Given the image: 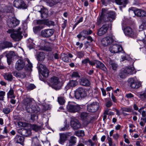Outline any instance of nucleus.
<instances>
[{"label":"nucleus","instance_id":"obj_3","mask_svg":"<svg viewBox=\"0 0 146 146\" xmlns=\"http://www.w3.org/2000/svg\"><path fill=\"white\" fill-rule=\"evenodd\" d=\"M87 96L85 90L82 87L78 88L75 91V97L77 99L84 98Z\"/></svg>","mask_w":146,"mask_h":146},{"label":"nucleus","instance_id":"obj_48","mask_svg":"<svg viewBox=\"0 0 146 146\" xmlns=\"http://www.w3.org/2000/svg\"><path fill=\"white\" fill-rule=\"evenodd\" d=\"M59 103L61 105H63L65 102V101L64 98L62 97H59L58 98Z\"/></svg>","mask_w":146,"mask_h":146},{"label":"nucleus","instance_id":"obj_20","mask_svg":"<svg viewBox=\"0 0 146 146\" xmlns=\"http://www.w3.org/2000/svg\"><path fill=\"white\" fill-rule=\"evenodd\" d=\"M124 32L125 34L127 36L131 37L134 36L135 33L134 30L129 27H125L124 29Z\"/></svg>","mask_w":146,"mask_h":146},{"label":"nucleus","instance_id":"obj_64","mask_svg":"<svg viewBox=\"0 0 146 146\" xmlns=\"http://www.w3.org/2000/svg\"><path fill=\"white\" fill-rule=\"evenodd\" d=\"M35 88V86L33 84H30L28 86V88L31 90H32Z\"/></svg>","mask_w":146,"mask_h":146},{"label":"nucleus","instance_id":"obj_56","mask_svg":"<svg viewBox=\"0 0 146 146\" xmlns=\"http://www.w3.org/2000/svg\"><path fill=\"white\" fill-rule=\"evenodd\" d=\"M18 125L20 127H25L27 125V123L25 122H19L18 123Z\"/></svg>","mask_w":146,"mask_h":146},{"label":"nucleus","instance_id":"obj_5","mask_svg":"<svg viewBox=\"0 0 146 146\" xmlns=\"http://www.w3.org/2000/svg\"><path fill=\"white\" fill-rule=\"evenodd\" d=\"M11 31L9 30L7 31L8 33H11V36L13 39L15 41H19L22 38V32L19 31H14L11 32Z\"/></svg>","mask_w":146,"mask_h":146},{"label":"nucleus","instance_id":"obj_21","mask_svg":"<svg viewBox=\"0 0 146 146\" xmlns=\"http://www.w3.org/2000/svg\"><path fill=\"white\" fill-rule=\"evenodd\" d=\"M78 84V82L77 80H70L65 87V88L67 90H68L70 88L74 87Z\"/></svg>","mask_w":146,"mask_h":146},{"label":"nucleus","instance_id":"obj_11","mask_svg":"<svg viewBox=\"0 0 146 146\" xmlns=\"http://www.w3.org/2000/svg\"><path fill=\"white\" fill-rule=\"evenodd\" d=\"M92 66H95L96 64V68L101 69L105 72L107 71V68L104 64L100 61L97 60H94Z\"/></svg>","mask_w":146,"mask_h":146},{"label":"nucleus","instance_id":"obj_35","mask_svg":"<svg viewBox=\"0 0 146 146\" xmlns=\"http://www.w3.org/2000/svg\"><path fill=\"white\" fill-rule=\"evenodd\" d=\"M23 137L18 135H17L14 139L15 141L17 143L21 144L23 141Z\"/></svg>","mask_w":146,"mask_h":146},{"label":"nucleus","instance_id":"obj_42","mask_svg":"<svg viewBox=\"0 0 146 146\" xmlns=\"http://www.w3.org/2000/svg\"><path fill=\"white\" fill-rule=\"evenodd\" d=\"M8 97L11 98H14L15 97L14 94V91L13 89L11 88L7 93Z\"/></svg>","mask_w":146,"mask_h":146},{"label":"nucleus","instance_id":"obj_50","mask_svg":"<svg viewBox=\"0 0 146 146\" xmlns=\"http://www.w3.org/2000/svg\"><path fill=\"white\" fill-rule=\"evenodd\" d=\"M62 59L64 61L67 62H69L70 61V59H69L67 55L66 54L64 55L62 57Z\"/></svg>","mask_w":146,"mask_h":146},{"label":"nucleus","instance_id":"obj_47","mask_svg":"<svg viewBox=\"0 0 146 146\" xmlns=\"http://www.w3.org/2000/svg\"><path fill=\"white\" fill-rule=\"evenodd\" d=\"M75 134L78 137H83L84 135V131L81 130L76 131Z\"/></svg>","mask_w":146,"mask_h":146},{"label":"nucleus","instance_id":"obj_44","mask_svg":"<svg viewBox=\"0 0 146 146\" xmlns=\"http://www.w3.org/2000/svg\"><path fill=\"white\" fill-rule=\"evenodd\" d=\"M46 2L51 7L56 5L58 2L56 0H47Z\"/></svg>","mask_w":146,"mask_h":146},{"label":"nucleus","instance_id":"obj_58","mask_svg":"<svg viewBox=\"0 0 146 146\" xmlns=\"http://www.w3.org/2000/svg\"><path fill=\"white\" fill-rule=\"evenodd\" d=\"M14 76L18 78H20V72H19L16 71H15L13 72Z\"/></svg>","mask_w":146,"mask_h":146},{"label":"nucleus","instance_id":"obj_45","mask_svg":"<svg viewBox=\"0 0 146 146\" xmlns=\"http://www.w3.org/2000/svg\"><path fill=\"white\" fill-rule=\"evenodd\" d=\"M43 28V27L42 26H35L33 28V31L35 33H36Z\"/></svg>","mask_w":146,"mask_h":146},{"label":"nucleus","instance_id":"obj_57","mask_svg":"<svg viewBox=\"0 0 146 146\" xmlns=\"http://www.w3.org/2000/svg\"><path fill=\"white\" fill-rule=\"evenodd\" d=\"M107 140H108V143H109L110 146H111L112 145V139L109 137L108 135L107 137Z\"/></svg>","mask_w":146,"mask_h":146},{"label":"nucleus","instance_id":"obj_54","mask_svg":"<svg viewBox=\"0 0 146 146\" xmlns=\"http://www.w3.org/2000/svg\"><path fill=\"white\" fill-rule=\"evenodd\" d=\"M71 76L72 78L80 77V76L79 73L78 72H73Z\"/></svg>","mask_w":146,"mask_h":146},{"label":"nucleus","instance_id":"obj_2","mask_svg":"<svg viewBox=\"0 0 146 146\" xmlns=\"http://www.w3.org/2000/svg\"><path fill=\"white\" fill-rule=\"evenodd\" d=\"M80 119L82 121L83 124L88 125L92 120V117L90 114L86 112H82L80 114Z\"/></svg>","mask_w":146,"mask_h":146},{"label":"nucleus","instance_id":"obj_15","mask_svg":"<svg viewBox=\"0 0 146 146\" xmlns=\"http://www.w3.org/2000/svg\"><path fill=\"white\" fill-rule=\"evenodd\" d=\"M110 25L108 23H106L98 30V34L99 36H101L104 35L107 31Z\"/></svg>","mask_w":146,"mask_h":146},{"label":"nucleus","instance_id":"obj_39","mask_svg":"<svg viewBox=\"0 0 146 146\" xmlns=\"http://www.w3.org/2000/svg\"><path fill=\"white\" fill-rule=\"evenodd\" d=\"M92 33V31L90 29L84 30L82 31V33L84 35L83 37L86 38L87 35L91 34Z\"/></svg>","mask_w":146,"mask_h":146},{"label":"nucleus","instance_id":"obj_23","mask_svg":"<svg viewBox=\"0 0 146 146\" xmlns=\"http://www.w3.org/2000/svg\"><path fill=\"white\" fill-rule=\"evenodd\" d=\"M71 126L75 129H77L80 128L81 124L78 120L75 119L71 121L70 122Z\"/></svg>","mask_w":146,"mask_h":146},{"label":"nucleus","instance_id":"obj_52","mask_svg":"<svg viewBox=\"0 0 146 146\" xmlns=\"http://www.w3.org/2000/svg\"><path fill=\"white\" fill-rule=\"evenodd\" d=\"M5 95V92L3 91H0V101H3L4 100Z\"/></svg>","mask_w":146,"mask_h":146},{"label":"nucleus","instance_id":"obj_60","mask_svg":"<svg viewBox=\"0 0 146 146\" xmlns=\"http://www.w3.org/2000/svg\"><path fill=\"white\" fill-rule=\"evenodd\" d=\"M140 98L142 100L145 99L146 97V94L145 93L141 94L139 95Z\"/></svg>","mask_w":146,"mask_h":146},{"label":"nucleus","instance_id":"obj_14","mask_svg":"<svg viewBox=\"0 0 146 146\" xmlns=\"http://www.w3.org/2000/svg\"><path fill=\"white\" fill-rule=\"evenodd\" d=\"M25 61L23 59H19L16 62L15 68L17 70H22L25 66Z\"/></svg>","mask_w":146,"mask_h":146},{"label":"nucleus","instance_id":"obj_53","mask_svg":"<svg viewBox=\"0 0 146 146\" xmlns=\"http://www.w3.org/2000/svg\"><path fill=\"white\" fill-rule=\"evenodd\" d=\"M102 4L105 6H106L108 4H110L111 0H101Z\"/></svg>","mask_w":146,"mask_h":146},{"label":"nucleus","instance_id":"obj_24","mask_svg":"<svg viewBox=\"0 0 146 146\" xmlns=\"http://www.w3.org/2000/svg\"><path fill=\"white\" fill-rule=\"evenodd\" d=\"M39 67L42 70V75L45 77H47L49 75V72L47 68L43 64H40L39 66Z\"/></svg>","mask_w":146,"mask_h":146},{"label":"nucleus","instance_id":"obj_38","mask_svg":"<svg viewBox=\"0 0 146 146\" xmlns=\"http://www.w3.org/2000/svg\"><path fill=\"white\" fill-rule=\"evenodd\" d=\"M109 63L110 65L112 68V69L113 70H116L117 67V65L114 62L111 60L110 59H109Z\"/></svg>","mask_w":146,"mask_h":146},{"label":"nucleus","instance_id":"obj_6","mask_svg":"<svg viewBox=\"0 0 146 146\" xmlns=\"http://www.w3.org/2000/svg\"><path fill=\"white\" fill-rule=\"evenodd\" d=\"M99 108V105L97 102H93L92 103L88 104L87 105V110L90 112L96 111Z\"/></svg>","mask_w":146,"mask_h":146},{"label":"nucleus","instance_id":"obj_27","mask_svg":"<svg viewBox=\"0 0 146 146\" xmlns=\"http://www.w3.org/2000/svg\"><path fill=\"white\" fill-rule=\"evenodd\" d=\"M54 23L52 21H48L46 19L38 20L36 21V24L37 25H52Z\"/></svg>","mask_w":146,"mask_h":146},{"label":"nucleus","instance_id":"obj_7","mask_svg":"<svg viewBox=\"0 0 146 146\" xmlns=\"http://www.w3.org/2000/svg\"><path fill=\"white\" fill-rule=\"evenodd\" d=\"M13 5L18 9H24L27 7V5L23 0H14Z\"/></svg>","mask_w":146,"mask_h":146},{"label":"nucleus","instance_id":"obj_36","mask_svg":"<svg viewBox=\"0 0 146 146\" xmlns=\"http://www.w3.org/2000/svg\"><path fill=\"white\" fill-rule=\"evenodd\" d=\"M45 58V54L42 52H40L37 55V59L38 61H43Z\"/></svg>","mask_w":146,"mask_h":146},{"label":"nucleus","instance_id":"obj_25","mask_svg":"<svg viewBox=\"0 0 146 146\" xmlns=\"http://www.w3.org/2000/svg\"><path fill=\"white\" fill-rule=\"evenodd\" d=\"M18 132L22 135L25 137L29 136L31 133V132L30 130L25 128L19 129L18 130Z\"/></svg>","mask_w":146,"mask_h":146},{"label":"nucleus","instance_id":"obj_41","mask_svg":"<svg viewBox=\"0 0 146 146\" xmlns=\"http://www.w3.org/2000/svg\"><path fill=\"white\" fill-rule=\"evenodd\" d=\"M3 48H7L12 47L13 45L10 42L5 41L3 42Z\"/></svg>","mask_w":146,"mask_h":146},{"label":"nucleus","instance_id":"obj_63","mask_svg":"<svg viewBox=\"0 0 146 146\" xmlns=\"http://www.w3.org/2000/svg\"><path fill=\"white\" fill-rule=\"evenodd\" d=\"M112 104V102L111 101H109L106 103V106L108 108H109L111 107Z\"/></svg>","mask_w":146,"mask_h":146},{"label":"nucleus","instance_id":"obj_32","mask_svg":"<svg viewBox=\"0 0 146 146\" xmlns=\"http://www.w3.org/2000/svg\"><path fill=\"white\" fill-rule=\"evenodd\" d=\"M67 138V136L64 133L60 134V139L58 141L59 143L62 144L66 140Z\"/></svg>","mask_w":146,"mask_h":146},{"label":"nucleus","instance_id":"obj_51","mask_svg":"<svg viewBox=\"0 0 146 146\" xmlns=\"http://www.w3.org/2000/svg\"><path fill=\"white\" fill-rule=\"evenodd\" d=\"M11 111V109L9 107H6L3 109V112L6 114H8Z\"/></svg>","mask_w":146,"mask_h":146},{"label":"nucleus","instance_id":"obj_55","mask_svg":"<svg viewBox=\"0 0 146 146\" xmlns=\"http://www.w3.org/2000/svg\"><path fill=\"white\" fill-rule=\"evenodd\" d=\"M76 54L77 57L79 58H82L84 56V53L82 51H77Z\"/></svg>","mask_w":146,"mask_h":146},{"label":"nucleus","instance_id":"obj_17","mask_svg":"<svg viewBox=\"0 0 146 146\" xmlns=\"http://www.w3.org/2000/svg\"><path fill=\"white\" fill-rule=\"evenodd\" d=\"M113 41V39L112 38L108 36L103 38L101 40V43L104 46H107L110 45Z\"/></svg>","mask_w":146,"mask_h":146},{"label":"nucleus","instance_id":"obj_61","mask_svg":"<svg viewBox=\"0 0 146 146\" xmlns=\"http://www.w3.org/2000/svg\"><path fill=\"white\" fill-rule=\"evenodd\" d=\"M133 95L131 93L127 94L125 95V97L128 98H133Z\"/></svg>","mask_w":146,"mask_h":146},{"label":"nucleus","instance_id":"obj_18","mask_svg":"<svg viewBox=\"0 0 146 146\" xmlns=\"http://www.w3.org/2000/svg\"><path fill=\"white\" fill-rule=\"evenodd\" d=\"M135 15L136 16L140 17H146V11L144 10L141 9H137L133 11Z\"/></svg>","mask_w":146,"mask_h":146},{"label":"nucleus","instance_id":"obj_10","mask_svg":"<svg viewBox=\"0 0 146 146\" xmlns=\"http://www.w3.org/2000/svg\"><path fill=\"white\" fill-rule=\"evenodd\" d=\"M19 23V21L15 18L11 17L8 19L7 24L10 28H14L18 26Z\"/></svg>","mask_w":146,"mask_h":146},{"label":"nucleus","instance_id":"obj_22","mask_svg":"<svg viewBox=\"0 0 146 146\" xmlns=\"http://www.w3.org/2000/svg\"><path fill=\"white\" fill-rule=\"evenodd\" d=\"M30 106L27 107L26 109V111L29 113H32L34 112L37 113L38 111L36 106L35 104L34 103Z\"/></svg>","mask_w":146,"mask_h":146},{"label":"nucleus","instance_id":"obj_28","mask_svg":"<svg viewBox=\"0 0 146 146\" xmlns=\"http://www.w3.org/2000/svg\"><path fill=\"white\" fill-rule=\"evenodd\" d=\"M115 2L117 4L120 5L119 8L120 10L121 11H122V8L123 7H125L127 4L126 0L124 1H123V0H115Z\"/></svg>","mask_w":146,"mask_h":146},{"label":"nucleus","instance_id":"obj_12","mask_svg":"<svg viewBox=\"0 0 146 146\" xmlns=\"http://www.w3.org/2000/svg\"><path fill=\"white\" fill-rule=\"evenodd\" d=\"M110 50L111 53H116L122 51L123 50V48L120 45L114 44L110 46Z\"/></svg>","mask_w":146,"mask_h":146},{"label":"nucleus","instance_id":"obj_46","mask_svg":"<svg viewBox=\"0 0 146 146\" xmlns=\"http://www.w3.org/2000/svg\"><path fill=\"white\" fill-rule=\"evenodd\" d=\"M27 61L28 64L26 66L25 69L30 71L31 70L33 67L32 65L28 59H27Z\"/></svg>","mask_w":146,"mask_h":146},{"label":"nucleus","instance_id":"obj_62","mask_svg":"<svg viewBox=\"0 0 146 146\" xmlns=\"http://www.w3.org/2000/svg\"><path fill=\"white\" fill-rule=\"evenodd\" d=\"M67 20H65L64 21L63 23L62 24L61 27L63 29H64L66 27L67 25Z\"/></svg>","mask_w":146,"mask_h":146},{"label":"nucleus","instance_id":"obj_31","mask_svg":"<svg viewBox=\"0 0 146 146\" xmlns=\"http://www.w3.org/2000/svg\"><path fill=\"white\" fill-rule=\"evenodd\" d=\"M3 76L5 79L8 81L11 82L13 80V76L11 73H5L4 74Z\"/></svg>","mask_w":146,"mask_h":146},{"label":"nucleus","instance_id":"obj_33","mask_svg":"<svg viewBox=\"0 0 146 146\" xmlns=\"http://www.w3.org/2000/svg\"><path fill=\"white\" fill-rule=\"evenodd\" d=\"M31 129L36 132L40 130L42 128V127L37 124H33L30 125Z\"/></svg>","mask_w":146,"mask_h":146},{"label":"nucleus","instance_id":"obj_34","mask_svg":"<svg viewBox=\"0 0 146 146\" xmlns=\"http://www.w3.org/2000/svg\"><path fill=\"white\" fill-rule=\"evenodd\" d=\"M107 22L105 21V16L104 17L103 15H101L97 20L96 24L97 25L99 26L103 23L104 22Z\"/></svg>","mask_w":146,"mask_h":146},{"label":"nucleus","instance_id":"obj_8","mask_svg":"<svg viewBox=\"0 0 146 146\" xmlns=\"http://www.w3.org/2000/svg\"><path fill=\"white\" fill-rule=\"evenodd\" d=\"M54 31L52 29H46L42 30L40 32V36L44 38H48L54 34Z\"/></svg>","mask_w":146,"mask_h":146},{"label":"nucleus","instance_id":"obj_40","mask_svg":"<svg viewBox=\"0 0 146 146\" xmlns=\"http://www.w3.org/2000/svg\"><path fill=\"white\" fill-rule=\"evenodd\" d=\"M121 110L122 111L123 113L125 115H128L125 113V112H130L132 111V109L131 107L123 108H121Z\"/></svg>","mask_w":146,"mask_h":146},{"label":"nucleus","instance_id":"obj_13","mask_svg":"<svg viewBox=\"0 0 146 146\" xmlns=\"http://www.w3.org/2000/svg\"><path fill=\"white\" fill-rule=\"evenodd\" d=\"M67 108L68 111L73 113L78 112L80 111L81 109L79 105H74L70 104Z\"/></svg>","mask_w":146,"mask_h":146},{"label":"nucleus","instance_id":"obj_43","mask_svg":"<svg viewBox=\"0 0 146 146\" xmlns=\"http://www.w3.org/2000/svg\"><path fill=\"white\" fill-rule=\"evenodd\" d=\"M93 60L92 61H90L88 58H86L84 59L82 61V64H87L88 63H89V64L92 66L93 64Z\"/></svg>","mask_w":146,"mask_h":146},{"label":"nucleus","instance_id":"obj_29","mask_svg":"<svg viewBox=\"0 0 146 146\" xmlns=\"http://www.w3.org/2000/svg\"><path fill=\"white\" fill-rule=\"evenodd\" d=\"M42 49L43 50L46 51H51L52 48L51 46V44L48 42H45V44L42 47Z\"/></svg>","mask_w":146,"mask_h":146},{"label":"nucleus","instance_id":"obj_30","mask_svg":"<svg viewBox=\"0 0 146 146\" xmlns=\"http://www.w3.org/2000/svg\"><path fill=\"white\" fill-rule=\"evenodd\" d=\"M76 138L74 136L70 137V139L68 141V143L67 144L68 146H72L74 145L76 143Z\"/></svg>","mask_w":146,"mask_h":146},{"label":"nucleus","instance_id":"obj_4","mask_svg":"<svg viewBox=\"0 0 146 146\" xmlns=\"http://www.w3.org/2000/svg\"><path fill=\"white\" fill-rule=\"evenodd\" d=\"M133 70L131 68L126 67L123 68L120 70L119 76L121 78H125L128 74H131Z\"/></svg>","mask_w":146,"mask_h":146},{"label":"nucleus","instance_id":"obj_9","mask_svg":"<svg viewBox=\"0 0 146 146\" xmlns=\"http://www.w3.org/2000/svg\"><path fill=\"white\" fill-rule=\"evenodd\" d=\"M128 85L132 88L137 89L139 88L141 85V83L137 82L133 78H130L127 80Z\"/></svg>","mask_w":146,"mask_h":146},{"label":"nucleus","instance_id":"obj_26","mask_svg":"<svg viewBox=\"0 0 146 146\" xmlns=\"http://www.w3.org/2000/svg\"><path fill=\"white\" fill-rule=\"evenodd\" d=\"M41 7V6H38L36 7V8H38V7H40V10L38 12L40 13L42 18H46L48 16V10L45 9H42Z\"/></svg>","mask_w":146,"mask_h":146},{"label":"nucleus","instance_id":"obj_59","mask_svg":"<svg viewBox=\"0 0 146 146\" xmlns=\"http://www.w3.org/2000/svg\"><path fill=\"white\" fill-rule=\"evenodd\" d=\"M13 51L10 52L6 55L7 58H12L13 54Z\"/></svg>","mask_w":146,"mask_h":146},{"label":"nucleus","instance_id":"obj_19","mask_svg":"<svg viewBox=\"0 0 146 146\" xmlns=\"http://www.w3.org/2000/svg\"><path fill=\"white\" fill-rule=\"evenodd\" d=\"M105 21L111 22L115 19V13L112 11H110L105 16Z\"/></svg>","mask_w":146,"mask_h":146},{"label":"nucleus","instance_id":"obj_37","mask_svg":"<svg viewBox=\"0 0 146 146\" xmlns=\"http://www.w3.org/2000/svg\"><path fill=\"white\" fill-rule=\"evenodd\" d=\"M80 84L81 85L85 86H89L90 85L89 81L87 79L84 78L81 79Z\"/></svg>","mask_w":146,"mask_h":146},{"label":"nucleus","instance_id":"obj_1","mask_svg":"<svg viewBox=\"0 0 146 146\" xmlns=\"http://www.w3.org/2000/svg\"><path fill=\"white\" fill-rule=\"evenodd\" d=\"M61 82L59 78L55 76L50 78L49 85L52 88L56 90H58L61 88Z\"/></svg>","mask_w":146,"mask_h":146},{"label":"nucleus","instance_id":"obj_49","mask_svg":"<svg viewBox=\"0 0 146 146\" xmlns=\"http://www.w3.org/2000/svg\"><path fill=\"white\" fill-rule=\"evenodd\" d=\"M145 29H146V21L143 22L139 27L140 31H142Z\"/></svg>","mask_w":146,"mask_h":146},{"label":"nucleus","instance_id":"obj_16","mask_svg":"<svg viewBox=\"0 0 146 146\" xmlns=\"http://www.w3.org/2000/svg\"><path fill=\"white\" fill-rule=\"evenodd\" d=\"M34 103L33 102V100L31 98H24L22 100V104L23 107L25 108V109L27 107L30 106L31 105Z\"/></svg>","mask_w":146,"mask_h":146}]
</instances>
